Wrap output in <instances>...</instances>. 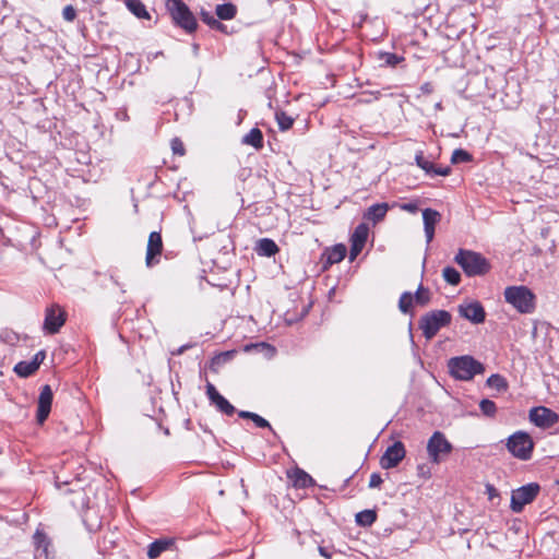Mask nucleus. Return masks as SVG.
<instances>
[{"mask_svg":"<svg viewBox=\"0 0 559 559\" xmlns=\"http://www.w3.org/2000/svg\"><path fill=\"white\" fill-rule=\"evenodd\" d=\"M449 373L456 380L471 381L476 374L485 371V366L473 356L452 357L448 361Z\"/></svg>","mask_w":559,"mask_h":559,"instance_id":"f257e3e1","label":"nucleus"},{"mask_svg":"<svg viewBox=\"0 0 559 559\" xmlns=\"http://www.w3.org/2000/svg\"><path fill=\"white\" fill-rule=\"evenodd\" d=\"M503 296L504 300L520 313L528 314L536 308V296L527 286H508Z\"/></svg>","mask_w":559,"mask_h":559,"instance_id":"f03ea898","label":"nucleus"},{"mask_svg":"<svg viewBox=\"0 0 559 559\" xmlns=\"http://www.w3.org/2000/svg\"><path fill=\"white\" fill-rule=\"evenodd\" d=\"M454 260L468 276L484 275L490 269L486 258L469 250H459Z\"/></svg>","mask_w":559,"mask_h":559,"instance_id":"7ed1b4c3","label":"nucleus"},{"mask_svg":"<svg viewBox=\"0 0 559 559\" xmlns=\"http://www.w3.org/2000/svg\"><path fill=\"white\" fill-rule=\"evenodd\" d=\"M452 316L445 310H433L419 320V328L427 340H431L443 328L451 323Z\"/></svg>","mask_w":559,"mask_h":559,"instance_id":"20e7f679","label":"nucleus"},{"mask_svg":"<svg viewBox=\"0 0 559 559\" xmlns=\"http://www.w3.org/2000/svg\"><path fill=\"white\" fill-rule=\"evenodd\" d=\"M166 8L174 22L188 33L197 28V20L182 0H166Z\"/></svg>","mask_w":559,"mask_h":559,"instance_id":"39448f33","label":"nucleus"},{"mask_svg":"<svg viewBox=\"0 0 559 559\" xmlns=\"http://www.w3.org/2000/svg\"><path fill=\"white\" fill-rule=\"evenodd\" d=\"M452 449V444L440 431H435L427 442V453L433 464H440Z\"/></svg>","mask_w":559,"mask_h":559,"instance_id":"423d86ee","label":"nucleus"},{"mask_svg":"<svg viewBox=\"0 0 559 559\" xmlns=\"http://www.w3.org/2000/svg\"><path fill=\"white\" fill-rule=\"evenodd\" d=\"M507 448L513 456L520 460H528L534 449V442L528 433L516 431L509 437Z\"/></svg>","mask_w":559,"mask_h":559,"instance_id":"0eeeda50","label":"nucleus"},{"mask_svg":"<svg viewBox=\"0 0 559 559\" xmlns=\"http://www.w3.org/2000/svg\"><path fill=\"white\" fill-rule=\"evenodd\" d=\"M539 486L535 483L527 484L512 491L510 508L513 512H521L524 506L531 503L537 496Z\"/></svg>","mask_w":559,"mask_h":559,"instance_id":"6e6552de","label":"nucleus"},{"mask_svg":"<svg viewBox=\"0 0 559 559\" xmlns=\"http://www.w3.org/2000/svg\"><path fill=\"white\" fill-rule=\"evenodd\" d=\"M406 450L401 441H395L390 445L380 459V465L384 469L396 467L405 457Z\"/></svg>","mask_w":559,"mask_h":559,"instance_id":"1a4fd4ad","label":"nucleus"},{"mask_svg":"<svg viewBox=\"0 0 559 559\" xmlns=\"http://www.w3.org/2000/svg\"><path fill=\"white\" fill-rule=\"evenodd\" d=\"M530 420L537 427L548 428L554 426L559 417L558 415L545 406L533 407L528 414Z\"/></svg>","mask_w":559,"mask_h":559,"instance_id":"9d476101","label":"nucleus"},{"mask_svg":"<svg viewBox=\"0 0 559 559\" xmlns=\"http://www.w3.org/2000/svg\"><path fill=\"white\" fill-rule=\"evenodd\" d=\"M163 252V240L162 236L157 231H152L148 236L145 264L147 267H152L159 262V257Z\"/></svg>","mask_w":559,"mask_h":559,"instance_id":"9b49d317","label":"nucleus"},{"mask_svg":"<svg viewBox=\"0 0 559 559\" xmlns=\"http://www.w3.org/2000/svg\"><path fill=\"white\" fill-rule=\"evenodd\" d=\"M369 235V227L367 224L361 223L359 224L352 237H350V252H349V259L350 261H354L356 257L364 249L366 241L368 239Z\"/></svg>","mask_w":559,"mask_h":559,"instance_id":"f8f14e48","label":"nucleus"},{"mask_svg":"<svg viewBox=\"0 0 559 559\" xmlns=\"http://www.w3.org/2000/svg\"><path fill=\"white\" fill-rule=\"evenodd\" d=\"M52 397H53V394H52V390H51L50 385L45 384L40 390V394L38 396V402H37L36 418H37L38 424H43L48 418L50 409H51Z\"/></svg>","mask_w":559,"mask_h":559,"instance_id":"ddd939ff","label":"nucleus"},{"mask_svg":"<svg viewBox=\"0 0 559 559\" xmlns=\"http://www.w3.org/2000/svg\"><path fill=\"white\" fill-rule=\"evenodd\" d=\"M64 313L58 307L48 308L46 311L44 329L50 333H57L59 329L64 324Z\"/></svg>","mask_w":559,"mask_h":559,"instance_id":"4468645a","label":"nucleus"},{"mask_svg":"<svg viewBox=\"0 0 559 559\" xmlns=\"http://www.w3.org/2000/svg\"><path fill=\"white\" fill-rule=\"evenodd\" d=\"M460 314L473 323H483L485 321V310L478 301L461 305L459 307Z\"/></svg>","mask_w":559,"mask_h":559,"instance_id":"2eb2a0df","label":"nucleus"},{"mask_svg":"<svg viewBox=\"0 0 559 559\" xmlns=\"http://www.w3.org/2000/svg\"><path fill=\"white\" fill-rule=\"evenodd\" d=\"M206 395L219 412L226 415H233L235 413V407L221 395L216 388L210 382L206 384Z\"/></svg>","mask_w":559,"mask_h":559,"instance_id":"dca6fc26","label":"nucleus"},{"mask_svg":"<svg viewBox=\"0 0 559 559\" xmlns=\"http://www.w3.org/2000/svg\"><path fill=\"white\" fill-rule=\"evenodd\" d=\"M441 215L438 211L432 209H425L423 211L424 229L427 243H430L435 236V227L440 222Z\"/></svg>","mask_w":559,"mask_h":559,"instance_id":"f3484780","label":"nucleus"},{"mask_svg":"<svg viewBox=\"0 0 559 559\" xmlns=\"http://www.w3.org/2000/svg\"><path fill=\"white\" fill-rule=\"evenodd\" d=\"M33 539L35 546V559H50L52 551L47 536L41 531L37 530Z\"/></svg>","mask_w":559,"mask_h":559,"instance_id":"a211bd4d","label":"nucleus"},{"mask_svg":"<svg viewBox=\"0 0 559 559\" xmlns=\"http://www.w3.org/2000/svg\"><path fill=\"white\" fill-rule=\"evenodd\" d=\"M255 250L259 255L273 257L278 252V247L274 240L262 238L258 241Z\"/></svg>","mask_w":559,"mask_h":559,"instance_id":"6ab92c4d","label":"nucleus"},{"mask_svg":"<svg viewBox=\"0 0 559 559\" xmlns=\"http://www.w3.org/2000/svg\"><path fill=\"white\" fill-rule=\"evenodd\" d=\"M388 210L389 206L386 203H377L368 209L367 213L365 214V217L367 219L372 221L373 223H377L384 218Z\"/></svg>","mask_w":559,"mask_h":559,"instance_id":"aec40b11","label":"nucleus"},{"mask_svg":"<svg viewBox=\"0 0 559 559\" xmlns=\"http://www.w3.org/2000/svg\"><path fill=\"white\" fill-rule=\"evenodd\" d=\"M289 477L292 478L294 486L306 488L313 484V479L309 474H307L305 471L296 468L295 471L289 474Z\"/></svg>","mask_w":559,"mask_h":559,"instance_id":"412c9836","label":"nucleus"},{"mask_svg":"<svg viewBox=\"0 0 559 559\" xmlns=\"http://www.w3.org/2000/svg\"><path fill=\"white\" fill-rule=\"evenodd\" d=\"M242 143L247 145H251L257 150L262 148L263 146V134L260 129L252 128L249 133H247L243 139Z\"/></svg>","mask_w":559,"mask_h":559,"instance_id":"4be33fe9","label":"nucleus"},{"mask_svg":"<svg viewBox=\"0 0 559 559\" xmlns=\"http://www.w3.org/2000/svg\"><path fill=\"white\" fill-rule=\"evenodd\" d=\"M126 5L129 11L139 19H151L145 5L141 0H126Z\"/></svg>","mask_w":559,"mask_h":559,"instance_id":"5701e85b","label":"nucleus"},{"mask_svg":"<svg viewBox=\"0 0 559 559\" xmlns=\"http://www.w3.org/2000/svg\"><path fill=\"white\" fill-rule=\"evenodd\" d=\"M215 13L221 20H233L237 14V8L233 3H223L216 5Z\"/></svg>","mask_w":559,"mask_h":559,"instance_id":"b1692460","label":"nucleus"},{"mask_svg":"<svg viewBox=\"0 0 559 559\" xmlns=\"http://www.w3.org/2000/svg\"><path fill=\"white\" fill-rule=\"evenodd\" d=\"M347 249L344 245H335L329 252H328V262L330 264H335L341 262L346 257Z\"/></svg>","mask_w":559,"mask_h":559,"instance_id":"393cba45","label":"nucleus"},{"mask_svg":"<svg viewBox=\"0 0 559 559\" xmlns=\"http://www.w3.org/2000/svg\"><path fill=\"white\" fill-rule=\"evenodd\" d=\"M201 20L211 28L227 33V27L207 11H201Z\"/></svg>","mask_w":559,"mask_h":559,"instance_id":"a878e982","label":"nucleus"},{"mask_svg":"<svg viewBox=\"0 0 559 559\" xmlns=\"http://www.w3.org/2000/svg\"><path fill=\"white\" fill-rule=\"evenodd\" d=\"M486 383L489 388H492L499 392H504L508 390V381L499 373L491 374L487 379Z\"/></svg>","mask_w":559,"mask_h":559,"instance_id":"bb28decb","label":"nucleus"},{"mask_svg":"<svg viewBox=\"0 0 559 559\" xmlns=\"http://www.w3.org/2000/svg\"><path fill=\"white\" fill-rule=\"evenodd\" d=\"M36 370H37V362H32V361H20L14 367V371L20 377H24V378L33 374Z\"/></svg>","mask_w":559,"mask_h":559,"instance_id":"cd10ccee","label":"nucleus"},{"mask_svg":"<svg viewBox=\"0 0 559 559\" xmlns=\"http://www.w3.org/2000/svg\"><path fill=\"white\" fill-rule=\"evenodd\" d=\"M170 542L168 540H155L152 543L147 550V556L150 559H156L164 550L168 548Z\"/></svg>","mask_w":559,"mask_h":559,"instance_id":"c85d7f7f","label":"nucleus"},{"mask_svg":"<svg viewBox=\"0 0 559 559\" xmlns=\"http://www.w3.org/2000/svg\"><path fill=\"white\" fill-rule=\"evenodd\" d=\"M377 520V514L372 510H365L356 514V522L362 526H370Z\"/></svg>","mask_w":559,"mask_h":559,"instance_id":"c756f323","label":"nucleus"},{"mask_svg":"<svg viewBox=\"0 0 559 559\" xmlns=\"http://www.w3.org/2000/svg\"><path fill=\"white\" fill-rule=\"evenodd\" d=\"M415 162L417 166L421 168L426 174L432 175V171L435 170V165L425 158L423 151L416 153Z\"/></svg>","mask_w":559,"mask_h":559,"instance_id":"7c9ffc66","label":"nucleus"},{"mask_svg":"<svg viewBox=\"0 0 559 559\" xmlns=\"http://www.w3.org/2000/svg\"><path fill=\"white\" fill-rule=\"evenodd\" d=\"M275 118L282 131L289 130L294 124V119L284 111H277Z\"/></svg>","mask_w":559,"mask_h":559,"instance_id":"2f4dec72","label":"nucleus"},{"mask_svg":"<svg viewBox=\"0 0 559 559\" xmlns=\"http://www.w3.org/2000/svg\"><path fill=\"white\" fill-rule=\"evenodd\" d=\"M443 278L451 285H457L461 281V275L457 270L452 266H447L442 271Z\"/></svg>","mask_w":559,"mask_h":559,"instance_id":"473e14b6","label":"nucleus"},{"mask_svg":"<svg viewBox=\"0 0 559 559\" xmlns=\"http://www.w3.org/2000/svg\"><path fill=\"white\" fill-rule=\"evenodd\" d=\"M481 413L487 417H493L497 413V406L493 401L484 399L479 402Z\"/></svg>","mask_w":559,"mask_h":559,"instance_id":"72a5a7b5","label":"nucleus"},{"mask_svg":"<svg viewBox=\"0 0 559 559\" xmlns=\"http://www.w3.org/2000/svg\"><path fill=\"white\" fill-rule=\"evenodd\" d=\"M414 297L411 293H403L399 300V308L403 313H408L413 306Z\"/></svg>","mask_w":559,"mask_h":559,"instance_id":"f704fd0d","label":"nucleus"},{"mask_svg":"<svg viewBox=\"0 0 559 559\" xmlns=\"http://www.w3.org/2000/svg\"><path fill=\"white\" fill-rule=\"evenodd\" d=\"M379 60L383 61L386 66L394 67L400 63L403 58L392 52H380Z\"/></svg>","mask_w":559,"mask_h":559,"instance_id":"c9c22d12","label":"nucleus"},{"mask_svg":"<svg viewBox=\"0 0 559 559\" xmlns=\"http://www.w3.org/2000/svg\"><path fill=\"white\" fill-rule=\"evenodd\" d=\"M472 156L469 153L462 148H457L452 153L451 162L453 164L469 162Z\"/></svg>","mask_w":559,"mask_h":559,"instance_id":"e433bc0d","label":"nucleus"},{"mask_svg":"<svg viewBox=\"0 0 559 559\" xmlns=\"http://www.w3.org/2000/svg\"><path fill=\"white\" fill-rule=\"evenodd\" d=\"M415 299L420 305L428 304V301L430 299L429 290L425 289L423 286H419L417 292H416V294H415Z\"/></svg>","mask_w":559,"mask_h":559,"instance_id":"4c0bfd02","label":"nucleus"},{"mask_svg":"<svg viewBox=\"0 0 559 559\" xmlns=\"http://www.w3.org/2000/svg\"><path fill=\"white\" fill-rule=\"evenodd\" d=\"M62 16L66 21L72 22L76 16V10L73 5H67L62 10Z\"/></svg>","mask_w":559,"mask_h":559,"instance_id":"58836bf2","label":"nucleus"},{"mask_svg":"<svg viewBox=\"0 0 559 559\" xmlns=\"http://www.w3.org/2000/svg\"><path fill=\"white\" fill-rule=\"evenodd\" d=\"M171 150L175 154L182 156L185 154L183 143L179 139L171 141Z\"/></svg>","mask_w":559,"mask_h":559,"instance_id":"ea45409f","label":"nucleus"},{"mask_svg":"<svg viewBox=\"0 0 559 559\" xmlns=\"http://www.w3.org/2000/svg\"><path fill=\"white\" fill-rule=\"evenodd\" d=\"M382 484L381 475L378 473H373L370 475L369 479V487L370 488H378Z\"/></svg>","mask_w":559,"mask_h":559,"instance_id":"a19ab883","label":"nucleus"},{"mask_svg":"<svg viewBox=\"0 0 559 559\" xmlns=\"http://www.w3.org/2000/svg\"><path fill=\"white\" fill-rule=\"evenodd\" d=\"M252 421L259 428H270L269 421L266 419H264L263 417H261L260 415H258V414L253 415Z\"/></svg>","mask_w":559,"mask_h":559,"instance_id":"79ce46f5","label":"nucleus"},{"mask_svg":"<svg viewBox=\"0 0 559 559\" xmlns=\"http://www.w3.org/2000/svg\"><path fill=\"white\" fill-rule=\"evenodd\" d=\"M486 493L488 495V499L491 501L499 496L498 490L491 484L486 485Z\"/></svg>","mask_w":559,"mask_h":559,"instance_id":"37998d69","label":"nucleus"},{"mask_svg":"<svg viewBox=\"0 0 559 559\" xmlns=\"http://www.w3.org/2000/svg\"><path fill=\"white\" fill-rule=\"evenodd\" d=\"M450 167H436L431 176H448L450 174Z\"/></svg>","mask_w":559,"mask_h":559,"instance_id":"c03bdc74","label":"nucleus"},{"mask_svg":"<svg viewBox=\"0 0 559 559\" xmlns=\"http://www.w3.org/2000/svg\"><path fill=\"white\" fill-rule=\"evenodd\" d=\"M417 474L418 476L423 478H429L430 477V471L426 465H419L417 467Z\"/></svg>","mask_w":559,"mask_h":559,"instance_id":"a18cd8bd","label":"nucleus"},{"mask_svg":"<svg viewBox=\"0 0 559 559\" xmlns=\"http://www.w3.org/2000/svg\"><path fill=\"white\" fill-rule=\"evenodd\" d=\"M45 357H46L45 352L40 350L37 354H35L34 358L31 361L32 362H37V369H38L40 364L45 359Z\"/></svg>","mask_w":559,"mask_h":559,"instance_id":"49530a36","label":"nucleus"},{"mask_svg":"<svg viewBox=\"0 0 559 559\" xmlns=\"http://www.w3.org/2000/svg\"><path fill=\"white\" fill-rule=\"evenodd\" d=\"M420 91L424 94H431L433 92V86L431 83L426 82L420 86Z\"/></svg>","mask_w":559,"mask_h":559,"instance_id":"de8ad7c7","label":"nucleus"},{"mask_svg":"<svg viewBox=\"0 0 559 559\" xmlns=\"http://www.w3.org/2000/svg\"><path fill=\"white\" fill-rule=\"evenodd\" d=\"M401 207L411 213H415L418 209L417 205L414 203H405Z\"/></svg>","mask_w":559,"mask_h":559,"instance_id":"09e8293b","label":"nucleus"},{"mask_svg":"<svg viewBox=\"0 0 559 559\" xmlns=\"http://www.w3.org/2000/svg\"><path fill=\"white\" fill-rule=\"evenodd\" d=\"M254 414H255V413L247 412V411H240V412L238 413L239 417H241V418H246V419H251V420H252V418H253V415H254Z\"/></svg>","mask_w":559,"mask_h":559,"instance_id":"8fccbe9b","label":"nucleus"},{"mask_svg":"<svg viewBox=\"0 0 559 559\" xmlns=\"http://www.w3.org/2000/svg\"><path fill=\"white\" fill-rule=\"evenodd\" d=\"M319 552L322 557L331 559V554L324 547H319Z\"/></svg>","mask_w":559,"mask_h":559,"instance_id":"3c124183","label":"nucleus"},{"mask_svg":"<svg viewBox=\"0 0 559 559\" xmlns=\"http://www.w3.org/2000/svg\"><path fill=\"white\" fill-rule=\"evenodd\" d=\"M229 355H230V353H223V354H221V355L218 356V358H224V359H226V358H228V357H229Z\"/></svg>","mask_w":559,"mask_h":559,"instance_id":"603ef678","label":"nucleus"},{"mask_svg":"<svg viewBox=\"0 0 559 559\" xmlns=\"http://www.w3.org/2000/svg\"><path fill=\"white\" fill-rule=\"evenodd\" d=\"M436 108H437V109H441V108H442V107H441V104H440V103L436 104Z\"/></svg>","mask_w":559,"mask_h":559,"instance_id":"864d4df0","label":"nucleus"},{"mask_svg":"<svg viewBox=\"0 0 559 559\" xmlns=\"http://www.w3.org/2000/svg\"><path fill=\"white\" fill-rule=\"evenodd\" d=\"M557 484H559V480L557 481Z\"/></svg>","mask_w":559,"mask_h":559,"instance_id":"5fc2aeb1","label":"nucleus"}]
</instances>
